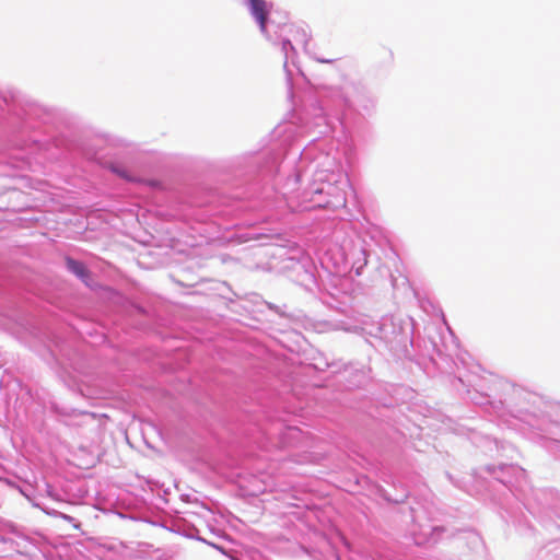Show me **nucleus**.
<instances>
[{
    "label": "nucleus",
    "instance_id": "obj_1",
    "mask_svg": "<svg viewBox=\"0 0 560 560\" xmlns=\"http://www.w3.org/2000/svg\"><path fill=\"white\" fill-rule=\"evenodd\" d=\"M324 145V141L314 142L301 152V159L310 161L308 172L313 179L296 206L300 211L317 208L337 210L346 206L345 189L349 179L341 163V153L332 147L325 151Z\"/></svg>",
    "mask_w": 560,
    "mask_h": 560
},
{
    "label": "nucleus",
    "instance_id": "obj_2",
    "mask_svg": "<svg viewBox=\"0 0 560 560\" xmlns=\"http://www.w3.org/2000/svg\"><path fill=\"white\" fill-rule=\"evenodd\" d=\"M244 2L266 38L281 45V51L284 55L283 69L289 89L291 90L293 72L290 66L300 72L296 66V50L292 42L302 45L304 50L308 52V35L306 31L294 24L276 22L271 14L272 4L265 0H244Z\"/></svg>",
    "mask_w": 560,
    "mask_h": 560
},
{
    "label": "nucleus",
    "instance_id": "obj_3",
    "mask_svg": "<svg viewBox=\"0 0 560 560\" xmlns=\"http://www.w3.org/2000/svg\"><path fill=\"white\" fill-rule=\"evenodd\" d=\"M511 424L553 456L560 457V423L551 421L546 416L524 412L520 417H514Z\"/></svg>",
    "mask_w": 560,
    "mask_h": 560
},
{
    "label": "nucleus",
    "instance_id": "obj_4",
    "mask_svg": "<svg viewBox=\"0 0 560 560\" xmlns=\"http://www.w3.org/2000/svg\"><path fill=\"white\" fill-rule=\"evenodd\" d=\"M486 469L508 487L521 486L526 481V471L517 465L502 464L498 467L489 465Z\"/></svg>",
    "mask_w": 560,
    "mask_h": 560
},
{
    "label": "nucleus",
    "instance_id": "obj_5",
    "mask_svg": "<svg viewBox=\"0 0 560 560\" xmlns=\"http://www.w3.org/2000/svg\"><path fill=\"white\" fill-rule=\"evenodd\" d=\"M325 110H331L336 115L349 106V100L341 88L331 86L325 90L323 95ZM324 112V108H322Z\"/></svg>",
    "mask_w": 560,
    "mask_h": 560
},
{
    "label": "nucleus",
    "instance_id": "obj_6",
    "mask_svg": "<svg viewBox=\"0 0 560 560\" xmlns=\"http://www.w3.org/2000/svg\"><path fill=\"white\" fill-rule=\"evenodd\" d=\"M304 441L303 432L296 427H287L279 436L280 447L298 446Z\"/></svg>",
    "mask_w": 560,
    "mask_h": 560
},
{
    "label": "nucleus",
    "instance_id": "obj_7",
    "mask_svg": "<svg viewBox=\"0 0 560 560\" xmlns=\"http://www.w3.org/2000/svg\"><path fill=\"white\" fill-rule=\"evenodd\" d=\"M366 330L371 336L384 340H389L390 335L395 332L393 322L387 317L382 318L380 323L371 325Z\"/></svg>",
    "mask_w": 560,
    "mask_h": 560
},
{
    "label": "nucleus",
    "instance_id": "obj_8",
    "mask_svg": "<svg viewBox=\"0 0 560 560\" xmlns=\"http://www.w3.org/2000/svg\"><path fill=\"white\" fill-rule=\"evenodd\" d=\"M66 264L70 272L88 284L89 271L83 262L68 257Z\"/></svg>",
    "mask_w": 560,
    "mask_h": 560
},
{
    "label": "nucleus",
    "instance_id": "obj_9",
    "mask_svg": "<svg viewBox=\"0 0 560 560\" xmlns=\"http://www.w3.org/2000/svg\"><path fill=\"white\" fill-rule=\"evenodd\" d=\"M31 502H32V504H33L35 508L40 509V510H42L44 513H46L47 515H50V516H54V517H60V518H62V520H65V521H67V522H73V521H74V518H73L72 516L67 515V514L61 513V512H58V511H56V510H54V509H48L47 506L43 505V504H42L40 502H38V501H34V500H32Z\"/></svg>",
    "mask_w": 560,
    "mask_h": 560
},
{
    "label": "nucleus",
    "instance_id": "obj_10",
    "mask_svg": "<svg viewBox=\"0 0 560 560\" xmlns=\"http://www.w3.org/2000/svg\"><path fill=\"white\" fill-rule=\"evenodd\" d=\"M360 252V255L361 257H359L358 259H355L353 261V265L352 267L355 268V273L359 276L361 275V270L366 266L368 264V258H366V252L363 247H360L359 249Z\"/></svg>",
    "mask_w": 560,
    "mask_h": 560
},
{
    "label": "nucleus",
    "instance_id": "obj_11",
    "mask_svg": "<svg viewBox=\"0 0 560 560\" xmlns=\"http://www.w3.org/2000/svg\"><path fill=\"white\" fill-rule=\"evenodd\" d=\"M112 171H113L114 173H116L118 176H120L121 178H125V179H127V180H132V178H131L130 176H128L127 171L121 170V168H120V167H118V166H114V167L112 168Z\"/></svg>",
    "mask_w": 560,
    "mask_h": 560
},
{
    "label": "nucleus",
    "instance_id": "obj_12",
    "mask_svg": "<svg viewBox=\"0 0 560 560\" xmlns=\"http://www.w3.org/2000/svg\"><path fill=\"white\" fill-rule=\"evenodd\" d=\"M46 492H47L48 497H50L51 499L57 500V501H59V500H60V499H59V498H58V497L52 492V488H51V486H49V485H47V486H46Z\"/></svg>",
    "mask_w": 560,
    "mask_h": 560
},
{
    "label": "nucleus",
    "instance_id": "obj_13",
    "mask_svg": "<svg viewBox=\"0 0 560 560\" xmlns=\"http://www.w3.org/2000/svg\"><path fill=\"white\" fill-rule=\"evenodd\" d=\"M313 58L319 62H323V63H331L335 61V59L330 58V59H326V58H320V57H317V56H313Z\"/></svg>",
    "mask_w": 560,
    "mask_h": 560
},
{
    "label": "nucleus",
    "instance_id": "obj_14",
    "mask_svg": "<svg viewBox=\"0 0 560 560\" xmlns=\"http://www.w3.org/2000/svg\"><path fill=\"white\" fill-rule=\"evenodd\" d=\"M209 545H210V546H212V547H214L215 549H218V550L222 551V549H221L218 545H215V544H209Z\"/></svg>",
    "mask_w": 560,
    "mask_h": 560
}]
</instances>
